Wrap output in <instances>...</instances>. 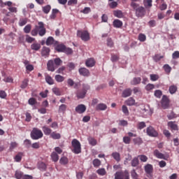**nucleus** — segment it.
I'll return each instance as SVG.
<instances>
[{"label": "nucleus", "instance_id": "nucleus-19", "mask_svg": "<svg viewBox=\"0 0 179 179\" xmlns=\"http://www.w3.org/2000/svg\"><path fill=\"white\" fill-rule=\"evenodd\" d=\"M168 127L172 129L173 131H178V126L176 124V122H169Z\"/></svg>", "mask_w": 179, "mask_h": 179}, {"label": "nucleus", "instance_id": "nucleus-49", "mask_svg": "<svg viewBox=\"0 0 179 179\" xmlns=\"http://www.w3.org/2000/svg\"><path fill=\"white\" fill-rule=\"evenodd\" d=\"M31 31V24H27L24 28V32L26 33V34H29Z\"/></svg>", "mask_w": 179, "mask_h": 179}, {"label": "nucleus", "instance_id": "nucleus-26", "mask_svg": "<svg viewBox=\"0 0 179 179\" xmlns=\"http://www.w3.org/2000/svg\"><path fill=\"white\" fill-rule=\"evenodd\" d=\"M66 47L64 44H59L56 46V50L57 52H64Z\"/></svg>", "mask_w": 179, "mask_h": 179}, {"label": "nucleus", "instance_id": "nucleus-22", "mask_svg": "<svg viewBox=\"0 0 179 179\" xmlns=\"http://www.w3.org/2000/svg\"><path fill=\"white\" fill-rule=\"evenodd\" d=\"M42 129L43 131V134H45V135H51V132H52V130L47 126L42 127Z\"/></svg>", "mask_w": 179, "mask_h": 179}, {"label": "nucleus", "instance_id": "nucleus-40", "mask_svg": "<svg viewBox=\"0 0 179 179\" xmlns=\"http://www.w3.org/2000/svg\"><path fill=\"white\" fill-rule=\"evenodd\" d=\"M131 166L132 167H136L137 166H139V159L138 157H136L131 160Z\"/></svg>", "mask_w": 179, "mask_h": 179}, {"label": "nucleus", "instance_id": "nucleus-44", "mask_svg": "<svg viewBox=\"0 0 179 179\" xmlns=\"http://www.w3.org/2000/svg\"><path fill=\"white\" fill-rule=\"evenodd\" d=\"M53 62L56 68H58V66H60V65L62 64V61L59 59V57L55 59Z\"/></svg>", "mask_w": 179, "mask_h": 179}, {"label": "nucleus", "instance_id": "nucleus-38", "mask_svg": "<svg viewBox=\"0 0 179 179\" xmlns=\"http://www.w3.org/2000/svg\"><path fill=\"white\" fill-rule=\"evenodd\" d=\"M67 84L69 86H70L71 87H72V86H73L74 85V89H76V87H78V83H75V82L73 81V80L69 78L67 80Z\"/></svg>", "mask_w": 179, "mask_h": 179}, {"label": "nucleus", "instance_id": "nucleus-63", "mask_svg": "<svg viewBox=\"0 0 179 179\" xmlns=\"http://www.w3.org/2000/svg\"><path fill=\"white\" fill-rule=\"evenodd\" d=\"M59 111L64 113V111H66V105L65 104H62L59 107Z\"/></svg>", "mask_w": 179, "mask_h": 179}, {"label": "nucleus", "instance_id": "nucleus-32", "mask_svg": "<svg viewBox=\"0 0 179 179\" xmlns=\"http://www.w3.org/2000/svg\"><path fill=\"white\" fill-rule=\"evenodd\" d=\"M51 158L52 162H57L58 160H59V156H58V154L57 152H53L51 154Z\"/></svg>", "mask_w": 179, "mask_h": 179}, {"label": "nucleus", "instance_id": "nucleus-41", "mask_svg": "<svg viewBox=\"0 0 179 179\" xmlns=\"http://www.w3.org/2000/svg\"><path fill=\"white\" fill-rule=\"evenodd\" d=\"M50 137L52 139H61V134L59 133H55V131L52 132Z\"/></svg>", "mask_w": 179, "mask_h": 179}, {"label": "nucleus", "instance_id": "nucleus-10", "mask_svg": "<svg viewBox=\"0 0 179 179\" xmlns=\"http://www.w3.org/2000/svg\"><path fill=\"white\" fill-rule=\"evenodd\" d=\"M48 70L50 71V72H54L55 69H57V66H55L54 63V60H49L47 64Z\"/></svg>", "mask_w": 179, "mask_h": 179}, {"label": "nucleus", "instance_id": "nucleus-55", "mask_svg": "<svg viewBox=\"0 0 179 179\" xmlns=\"http://www.w3.org/2000/svg\"><path fill=\"white\" fill-rule=\"evenodd\" d=\"M94 167H99L101 164V162L99 159H95L93 161Z\"/></svg>", "mask_w": 179, "mask_h": 179}, {"label": "nucleus", "instance_id": "nucleus-57", "mask_svg": "<svg viewBox=\"0 0 179 179\" xmlns=\"http://www.w3.org/2000/svg\"><path fill=\"white\" fill-rule=\"evenodd\" d=\"M37 101L34 99V98H30L28 100V104H29V106H34V104H36Z\"/></svg>", "mask_w": 179, "mask_h": 179}, {"label": "nucleus", "instance_id": "nucleus-51", "mask_svg": "<svg viewBox=\"0 0 179 179\" xmlns=\"http://www.w3.org/2000/svg\"><path fill=\"white\" fill-rule=\"evenodd\" d=\"M68 162H69V160L66 157H63L59 160L60 164H63V165L68 164Z\"/></svg>", "mask_w": 179, "mask_h": 179}, {"label": "nucleus", "instance_id": "nucleus-4", "mask_svg": "<svg viewBox=\"0 0 179 179\" xmlns=\"http://www.w3.org/2000/svg\"><path fill=\"white\" fill-rule=\"evenodd\" d=\"M87 90H90V86L85 84L83 85V89L78 90L76 92L78 99H85L86 94L87 93Z\"/></svg>", "mask_w": 179, "mask_h": 179}, {"label": "nucleus", "instance_id": "nucleus-30", "mask_svg": "<svg viewBox=\"0 0 179 179\" xmlns=\"http://www.w3.org/2000/svg\"><path fill=\"white\" fill-rule=\"evenodd\" d=\"M22 157H23V152H18L14 157V160L19 163L20 162H22Z\"/></svg>", "mask_w": 179, "mask_h": 179}, {"label": "nucleus", "instance_id": "nucleus-29", "mask_svg": "<svg viewBox=\"0 0 179 179\" xmlns=\"http://www.w3.org/2000/svg\"><path fill=\"white\" fill-rule=\"evenodd\" d=\"M163 69L167 75H170L172 69H171V66H170V65L164 64L163 66Z\"/></svg>", "mask_w": 179, "mask_h": 179}, {"label": "nucleus", "instance_id": "nucleus-35", "mask_svg": "<svg viewBox=\"0 0 179 179\" xmlns=\"http://www.w3.org/2000/svg\"><path fill=\"white\" fill-rule=\"evenodd\" d=\"M152 0H143V5L145 6V8H146V9L150 8L151 6H152Z\"/></svg>", "mask_w": 179, "mask_h": 179}, {"label": "nucleus", "instance_id": "nucleus-61", "mask_svg": "<svg viewBox=\"0 0 179 179\" xmlns=\"http://www.w3.org/2000/svg\"><path fill=\"white\" fill-rule=\"evenodd\" d=\"M123 142L124 143H126V145H129L131 143V138L129 136L123 137Z\"/></svg>", "mask_w": 179, "mask_h": 179}, {"label": "nucleus", "instance_id": "nucleus-59", "mask_svg": "<svg viewBox=\"0 0 179 179\" xmlns=\"http://www.w3.org/2000/svg\"><path fill=\"white\" fill-rule=\"evenodd\" d=\"M153 89H155V85H153V84H148V85L145 86V90H146L148 92H150V90H153Z\"/></svg>", "mask_w": 179, "mask_h": 179}, {"label": "nucleus", "instance_id": "nucleus-3", "mask_svg": "<svg viewBox=\"0 0 179 179\" xmlns=\"http://www.w3.org/2000/svg\"><path fill=\"white\" fill-rule=\"evenodd\" d=\"M71 146L73 148V149H71L73 153H75V155H79V153H82V145L78 139L74 138L72 140Z\"/></svg>", "mask_w": 179, "mask_h": 179}, {"label": "nucleus", "instance_id": "nucleus-42", "mask_svg": "<svg viewBox=\"0 0 179 179\" xmlns=\"http://www.w3.org/2000/svg\"><path fill=\"white\" fill-rule=\"evenodd\" d=\"M23 173L20 171H15V178L17 179H22L23 178Z\"/></svg>", "mask_w": 179, "mask_h": 179}, {"label": "nucleus", "instance_id": "nucleus-16", "mask_svg": "<svg viewBox=\"0 0 179 179\" xmlns=\"http://www.w3.org/2000/svg\"><path fill=\"white\" fill-rule=\"evenodd\" d=\"M113 15L115 17H118V19H122V17H124V13H122L121 10H114Z\"/></svg>", "mask_w": 179, "mask_h": 179}, {"label": "nucleus", "instance_id": "nucleus-31", "mask_svg": "<svg viewBox=\"0 0 179 179\" xmlns=\"http://www.w3.org/2000/svg\"><path fill=\"white\" fill-rule=\"evenodd\" d=\"M112 157H113V159H115V160H116L117 162H120L121 160V155L117 152L112 153Z\"/></svg>", "mask_w": 179, "mask_h": 179}, {"label": "nucleus", "instance_id": "nucleus-34", "mask_svg": "<svg viewBox=\"0 0 179 179\" xmlns=\"http://www.w3.org/2000/svg\"><path fill=\"white\" fill-rule=\"evenodd\" d=\"M88 142L91 146H96L97 145V140L93 137L88 138Z\"/></svg>", "mask_w": 179, "mask_h": 179}, {"label": "nucleus", "instance_id": "nucleus-27", "mask_svg": "<svg viewBox=\"0 0 179 179\" xmlns=\"http://www.w3.org/2000/svg\"><path fill=\"white\" fill-rule=\"evenodd\" d=\"M55 80L58 83H62V82H64V80H65V77H64L59 74H57L55 76Z\"/></svg>", "mask_w": 179, "mask_h": 179}, {"label": "nucleus", "instance_id": "nucleus-25", "mask_svg": "<svg viewBox=\"0 0 179 179\" xmlns=\"http://www.w3.org/2000/svg\"><path fill=\"white\" fill-rule=\"evenodd\" d=\"M31 50H34V51H38L40 48H41V45L40 43H34L32 45H31Z\"/></svg>", "mask_w": 179, "mask_h": 179}, {"label": "nucleus", "instance_id": "nucleus-36", "mask_svg": "<svg viewBox=\"0 0 179 179\" xmlns=\"http://www.w3.org/2000/svg\"><path fill=\"white\" fill-rule=\"evenodd\" d=\"M29 86V78H25L22 82V84L20 85L21 89H26Z\"/></svg>", "mask_w": 179, "mask_h": 179}, {"label": "nucleus", "instance_id": "nucleus-48", "mask_svg": "<svg viewBox=\"0 0 179 179\" xmlns=\"http://www.w3.org/2000/svg\"><path fill=\"white\" fill-rule=\"evenodd\" d=\"M163 58H164V56H160L159 54H157L153 57V59L155 62H159V61L163 59Z\"/></svg>", "mask_w": 179, "mask_h": 179}, {"label": "nucleus", "instance_id": "nucleus-54", "mask_svg": "<svg viewBox=\"0 0 179 179\" xmlns=\"http://www.w3.org/2000/svg\"><path fill=\"white\" fill-rule=\"evenodd\" d=\"M138 40H139V41H141L142 43H143L144 41H146V35H145L143 34H140L138 35Z\"/></svg>", "mask_w": 179, "mask_h": 179}, {"label": "nucleus", "instance_id": "nucleus-33", "mask_svg": "<svg viewBox=\"0 0 179 179\" xmlns=\"http://www.w3.org/2000/svg\"><path fill=\"white\" fill-rule=\"evenodd\" d=\"M154 156H156L157 159H164V155L161 153L159 150H155L154 151Z\"/></svg>", "mask_w": 179, "mask_h": 179}, {"label": "nucleus", "instance_id": "nucleus-39", "mask_svg": "<svg viewBox=\"0 0 179 179\" xmlns=\"http://www.w3.org/2000/svg\"><path fill=\"white\" fill-rule=\"evenodd\" d=\"M178 87H177V85H171L169 87V92L171 94H176V92H177L178 90Z\"/></svg>", "mask_w": 179, "mask_h": 179}, {"label": "nucleus", "instance_id": "nucleus-43", "mask_svg": "<svg viewBox=\"0 0 179 179\" xmlns=\"http://www.w3.org/2000/svg\"><path fill=\"white\" fill-rule=\"evenodd\" d=\"M143 128H146V123L145 122H139L137 124V129H143Z\"/></svg>", "mask_w": 179, "mask_h": 179}, {"label": "nucleus", "instance_id": "nucleus-52", "mask_svg": "<svg viewBox=\"0 0 179 179\" xmlns=\"http://www.w3.org/2000/svg\"><path fill=\"white\" fill-rule=\"evenodd\" d=\"M150 80L152 82H156V80H159V75L157 74H150Z\"/></svg>", "mask_w": 179, "mask_h": 179}, {"label": "nucleus", "instance_id": "nucleus-56", "mask_svg": "<svg viewBox=\"0 0 179 179\" xmlns=\"http://www.w3.org/2000/svg\"><path fill=\"white\" fill-rule=\"evenodd\" d=\"M109 6L111 9H115V8H117V6H118V2L112 1L109 3Z\"/></svg>", "mask_w": 179, "mask_h": 179}, {"label": "nucleus", "instance_id": "nucleus-60", "mask_svg": "<svg viewBox=\"0 0 179 179\" xmlns=\"http://www.w3.org/2000/svg\"><path fill=\"white\" fill-rule=\"evenodd\" d=\"M162 94H163V92H162V91L160 90H155V97L160 99V97H162Z\"/></svg>", "mask_w": 179, "mask_h": 179}, {"label": "nucleus", "instance_id": "nucleus-8", "mask_svg": "<svg viewBox=\"0 0 179 179\" xmlns=\"http://www.w3.org/2000/svg\"><path fill=\"white\" fill-rule=\"evenodd\" d=\"M147 134L148 136H151L152 138H156L159 136V133L153 128V127L150 126L147 128Z\"/></svg>", "mask_w": 179, "mask_h": 179}, {"label": "nucleus", "instance_id": "nucleus-9", "mask_svg": "<svg viewBox=\"0 0 179 179\" xmlns=\"http://www.w3.org/2000/svg\"><path fill=\"white\" fill-rule=\"evenodd\" d=\"M169 106H170V99H169L167 96L164 95L162 99V108L166 110V108H169Z\"/></svg>", "mask_w": 179, "mask_h": 179}, {"label": "nucleus", "instance_id": "nucleus-2", "mask_svg": "<svg viewBox=\"0 0 179 179\" xmlns=\"http://www.w3.org/2000/svg\"><path fill=\"white\" fill-rule=\"evenodd\" d=\"M38 24V26H35V29L31 30V34L34 36H37V34H39L41 37H43V36H45L46 33L45 28L44 27V23L43 22H39Z\"/></svg>", "mask_w": 179, "mask_h": 179}, {"label": "nucleus", "instance_id": "nucleus-64", "mask_svg": "<svg viewBox=\"0 0 179 179\" xmlns=\"http://www.w3.org/2000/svg\"><path fill=\"white\" fill-rule=\"evenodd\" d=\"M172 58L173 59H177L179 58V51H175L173 54H172Z\"/></svg>", "mask_w": 179, "mask_h": 179}, {"label": "nucleus", "instance_id": "nucleus-37", "mask_svg": "<svg viewBox=\"0 0 179 179\" xmlns=\"http://www.w3.org/2000/svg\"><path fill=\"white\" fill-rule=\"evenodd\" d=\"M42 10H43V13H45L46 15L50 13V10H51V6L47 5V6H43Z\"/></svg>", "mask_w": 179, "mask_h": 179}, {"label": "nucleus", "instance_id": "nucleus-5", "mask_svg": "<svg viewBox=\"0 0 179 179\" xmlns=\"http://www.w3.org/2000/svg\"><path fill=\"white\" fill-rule=\"evenodd\" d=\"M43 131L38 128H33L31 132V138L34 139V141H37L38 139H41L43 138Z\"/></svg>", "mask_w": 179, "mask_h": 179}, {"label": "nucleus", "instance_id": "nucleus-11", "mask_svg": "<svg viewBox=\"0 0 179 179\" xmlns=\"http://www.w3.org/2000/svg\"><path fill=\"white\" fill-rule=\"evenodd\" d=\"M76 111L78 114H83L86 111V106L83 104L78 105L76 107Z\"/></svg>", "mask_w": 179, "mask_h": 179}, {"label": "nucleus", "instance_id": "nucleus-58", "mask_svg": "<svg viewBox=\"0 0 179 179\" xmlns=\"http://www.w3.org/2000/svg\"><path fill=\"white\" fill-rule=\"evenodd\" d=\"M34 40H36V38L29 36V35H26V41L27 43H33V41H34Z\"/></svg>", "mask_w": 179, "mask_h": 179}, {"label": "nucleus", "instance_id": "nucleus-6", "mask_svg": "<svg viewBox=\"0 0 179 179\" xmlns=\"http://www.w3.org/2000/svg\"><path fill=\"white\" fill-rule=\"evenodd\" d=\"M78 37H80L83 41H89L90 40V34L87 30H78L77 31Z\"/></svg>", "mask_w": 179, "mask_h": 179}, {"label": "nucleus", "instance_id": "nucleus-13", "mask_svg": "<svg viewBox=\"0 0 179 179\" xmlns=\"http://www.w3.org/2000/svg\"><path fill=\"white\" fill-rule=\"evenodd\" d=\"M144 170L149 176H152V174H153V166L150 164H146L144 166Z\"/></svg>", "mask_w": 179, "mask_h": 179}, {"label": "nucleus", "instance_id": "nucleus-21", "mask_svg": "<svg viewBox=\"0 0 179 179\" xmlns=\"http://www.w3.org/2000/svg\"><path fill=\"white\" fill-rule=\"evenodd\" d=\"M141 80H142V79L140 77L134 78L130 83L133 86H136V85H139V83H141Z\"/></svg>", "mask_w": 179, "mask_h": 179}, {"label": "nucleus", "instance_id": "nucleus-46", "mask_svg": "<svg viewBox=\"0 0 179 179\" xmlns=\"http://www.w3.org/2000/svg\"><path fill=\"white\" fill-rule=\"evenodd\" d=\"M54 44V38L52 36H49L46 40L47 45H52Z\"/></svg>", "mask_w": 179, "mask_h": 179}, {"label": "nucleus", "instance_id": "nucleus-45", "mask_svg": "<svg viewBox=\"0 0 179 179\" xmlns=\"http://www.w3.org/2000/svg\"><path fill=\"white\" fill-rule=\"evenodd\" d=\"M138 157L143 163H146V162H148V158L145 155H138Z\"/></svg>", "mask_w": 179, "mask_h": 179}, {"label": "nucleus", "instance_id": "nucleus-12", "mask_svg": "<svg viewBox=\"0 0 179 179\" xmlns=\"http://www.w3.org/2000/svg\"><path fill=\"white\" fill-rule=\"evenodd\" d=\"M78 72L82 76H90V71L85 67L79 69Z\"/></svg>", "mask_w": 179, "mask_h": 179}, {"label": "nucleus", "instance_id": "nucleus-15", "mask_svg": "<svg viewBox=\"0 0 179 179\" xmlns=\"http://www.w3.org/2000/svg\"><path fill=\"white\" fill-rule=\"evenodd\" d=\"M96 64V61H94V59L90 58L86 60L85 65L87 66V68H92L94 65Z\"/></svg>", "mask_w": 179, "mask_h": 179}, {"label": "nucleus", "instance_id": "nucleus-47", "mask_svg": "<svg viewBox=\"0 0 179 179\" xmlns=\"http://www.w3.org/2000/svg\"><path fill=\"white\" fill-rule=\"evenodd\" d=\"M64 54H66V55H71L73 53V50L71 48H65L64 51L63 52Z\"/></svg>", "mask_w": 179, "mask_h": 179}, {"label": "nucleus", "instance_id": "nucleus-62", "mask_svg": "<svg viewBox=\"0 0 179 179\" xmlns=\"http://www.w3.org/2000/svg\"><path fill=\"white\" fill-rule=\"evenodd\" d=\"M96 173L99 175V176H106V169H98Z\"/></svg>", "mask_w": 179, "mask_h": 179}, {"label": "nucleus", "instance_id": "nucleus-18", "mask_svg": "<svg viewBox=\"0 0 179 179\" xmlns=\"http://www.w3.org/2000/svg\"><path fill=\"white\" fill-rule=\"evenodd\" d=\"M96 110L104 111L107 110V105L106 103H99L96 107Z\"/></svg>", "mask_w": 179, "mask_h": 179}, {"label": "nucleus", "instance_id": "nucleus-50", "mask_svg": "<svg viewBox=\"0 0 179 179\" xmlns=\"http://www.w3.org/2000/svg\"><path fill=\"white\" fill-rule=\"evenodd\" d=\"M27 23V18H20L19 21V26L23 27Z\"/></svg>", "mask_w": 179, "mask_h": 179}, {"label": "nucleus", "instance_id": "nucleus-28", "mask_svg": "<svg viewBox=\"0 0 179 179\" xmlns=\"http://www.w3.org/2000/svg\"><path fill=\"white\" fill-rule=\"evenodd\" d=\"M41 55L43 57H47V55H50V48L47 47H43L42 48Z\"/></svg>", "mask_w": 179, "mask_h": 179}, {"label": "nucleus", "instance_id": "nucleus-14", "mask_svg": "<svg viewBox=\"0 0 179 179\" xmlns=\"http://www.w3.org/2000/svg\"><path fill=\"white\" fill-rule=\"evenodd\" d=\"M132 94V90L131 88H127L124 90H123L122 93V97L127 98L129 97Z\"/></svg>", "mask_w": 179, "mask_h": 179}, {"label": "nucleus", "instance_id": "nucleus-20", "mask_svg": "<svg viewBox=\"0 0 179 179\" xmlns=\"http://www.w3.org/2000/svg\"><path fill=\"white\" fill-rule=\"evenodd\" d=\"M113 27L116 29H120V27H122V22L120 20H115L113 22Z\"/></svg>", "mask_w": 179, "mask_h": 179}, {"label": "nucleus", "instance_id": "nucleus-53", "mask_svg": "<svg viewBox=\"0 0 179 179\" xmlns=\"http://www.w3.org/2000/svg\"><path fill=\"white\" fill-rule=\"evenodd\" d=\"M122 111L126 115H129V110H128V107L127 106L123 105L122 106Z\"/></svg>", "mask_w": 179, "mask_h": 179}, {"label": "nucleus", "instance_id": "nucleus-17", "mask_svg": "<svg viewBox=\"0 0 179 179\" xmlns=\"http://www.w3.org/2000/svg\"><path fill=\"white\" fill-rule=\"evenodd\" d=\"M38 169L41 171H45V170H47V165L45 164V163H44L43 162H39L38 163Z\"/></svg>", "mask_w": 179, "mask_h": 179}, {"label": "nucleus", "instance_id": "nucleus-23", "mask_svg": "<svg viewBox=\"0 0 179 179\" xmlns=\"http://www.w3.org/2000/svg\"><path fill=\"white\" fill-rule=\"evenodd\" d=\"M125 104L127 106H135V99L132 97L129 98L127 100L125 101Z\"/></svg>", "mask_w": 179, "mask_h": 179}, {"label": "nucleus", "instance_id": "nucleus-1", "mask_svg": "<svg viewBox=\"0 0 179 179\" xmlns=\"http://www.w3.org/2000/svg\"><path fill=\"white\" fill-rule=\"evenodd\" d=\"M131 8H132L136 17H143L146 15V9L145 7L140 6L138 3H131Z\"/></svg>", "mask_w": 179, "mask_h": 179}, {"label": "nucleus", "instance_id": "nucleus-7", "mask_svg": "<svg viewBox=\"0 0 179 179\" xmlns=\"http://www.w3.org/2000/svg\"><path fill=\"white\" fill-rule=\"evenodd\" d=\"M115 179H129V172L128 171L116 172Z\"/></svg>", "mask_w": 179, "mask_h": 179}, {"label": "nucleus", "instance_id": "nucleus-24", "mask_svg": "<svg viewBox=\"0 0 179 179\" xmlns=\"http://www.w3.org/2000/svg\"><path fill=\"white\" fill-rule=\"evenodd\" d=\"M45 82L48 85H54V79L50 75H46L45 77Z\"/></svg>", "mask_w": 179, "mask_h": 179}]
</instances>
